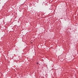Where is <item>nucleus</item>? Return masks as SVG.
Returning <instances> with one entry per match:
<instances>
[{"instance_id":"obj_1","label":"nucleus","mask_w":78,"mask_h":78,"mask_svg":"<svg viewBox=\"0 0 78 78\" xmlns=\"http://www.w3.org/2000/svg\"><path fill=\"white\" fill-rule=\"evenodd\" d=\"M37 64H39V63L37 62Z\"/></svg>"}]
</instances>
